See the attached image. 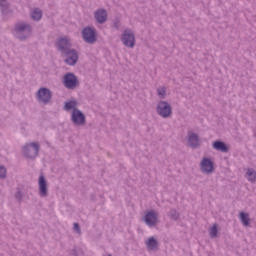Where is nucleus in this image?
Here are the masks:
<instances>
[{
    "mask_svg": "<svg viewBox=\"0 0 256 256\" xmlns=\"http://www.w3.org/2000/svg\"><path fill=\"white\" fill-rule=\"evenodd\" d=\"M58 49L65 53L67 57L66 63L68 65H75V63H77L79 56L77 55V52L75 50H69V39L61 38L58 41Z\"/></svg>",
    "mask_w": 256,
    "mask_h": 256,
    "instance_id": "obj_1",
    "label": "nucleus"
},
{
    "mask_svg": "<svg viewBox=\"0 0 256 256\" xmlns=\"http://www.w3.org/2000/svg\"><path fill=\"white\" fill-rule=\"evenodd\" d=\"M77 107V102L75 101H69L65 104L66 111H71V109H74L72 112V121L75 123V125H83L85 123V115L81 113V111L75 109Z\"/></svg>",
    "mask_w": 256,
    "mask_h": 256,
    "instance_id": "obj_2",
    "label": "nucleus"
},
{
    "mask_svg": "<svg viewBox=\"0 0 256 256\" xmlns=\"http://www.w3.org/2000/svg\"><path fill=\"white\" fill-rule=\"evenodd\" d=\"M24 155L29 159H35L39 155V144L30 143L23 148Z\"/></svg>",
    "mask_w": 256,
    "mask_h": 256,
    "instance_id": "obj_3",
    "label": "nucleus"
},
{
    "mask_svg": "<svg viewBox=\"0 0 256 256\" xmlns=\"http://www.w3.org/2000/svg\"><path fill=\"white\" fill-rule=\"evenodd\" d=\"M122 42L126 47H134L135 45V35L131 30L124 31L122 35Z\"/></svg>",
    "mask_w": 256,
    "mask_h": 256,
    "instance_id": "obj_4",
    "label": "nucleus"
},
{
    "mask_svg": "<svg viewBox=\"0 0 256 256\" xmlns=\"http://www.w3.org/2000/svg\"><path fill=\"white\" fill-rule=\"evenodd\" d=\"M83 39L86 41V43H95L96 41V35L95 30L91 28H85L82 31Z\"/></svg>",
    "mask_w": 256,
    "mask_h": 256,
    "instance_id": "obj_5",
    "label": "nucleus"
},
{
    "mask_svg": "<svg viewBox=\"0 0 256 256\" xmlns=\"http://www.w3.org/2000/svg\"><path fill=\"white\" fill-rule=\"evenodd\" d=\"M157 111L161 117H169L171 115V106L167 102H160Z\"/></svg>",
    "mask_w": 256,
    "mask_h": 256,
    "instance_id": "obj_6",
    "label": "nucleus"
},
{
    "mask_svg": "<svg viewBox=\"0 0 256 256\" xmlns=\"http://www.w3.org/2000/svg\"><path fill=\"white\" fill-rule=\"evenodd\" d=\"M38 101L40 103H49L51 101V92L47 88L38 91Z\"/></svg>",
    "mask_w": 256,
    "mask_h": 256,
    "instance_id": "obj_7",
    "label": "nucleus"
},
{
    "mask_svg": "<svg viewBox=\"0 0 256 256\" xmlns=\"http://www.w3.org/2000/svg\"><path fill=\"white\" fill-rule=\"evenodd\" d=\"M64 85L67 89H74L77 87V78L73 74H66L64 77Z\"/></svg>",
    "mask_w": 256,
    "mask_h": 256,
    "instance_id": "obj_8",
    "label": "nucleus"
},
{
    "mask_svg": "<svg viewBox=\"0 0 256 256\" xmlns=\"http://www.w3.org/2000/svg\"><path fill=\"white\" fill-rule=\"evenodd\" d=\"M144 221L149 227H153L157 225V215L153 211H149L146 213Z\"/></svg>",
    "mask_w": 256,
    "mask_h": 256,
    "instance_id": "obj_9",
    "label": "nucleus"
},
{
    "mask_svg": "<svg viewBox=\"0 0 256 256\" xmlns=\"http://www.w3.org/2000/svg\"><path fill=\"white\" fill-rule=\"evenodd\" d=\"M201 170L203 171V173H212L213 162L208 158H204L201 162Z\"/></svg>",
    "mask_w": 256,
    "mask_h": 256,
    "instance_id": "obj_10",
    "label": "nucleus"
},
{
    "mask_svg": "<svg viewBox=\"0 0 256 256\" xmlns=\"http://www.w3.org/2000/svg\"><path fill=\"white\" fill-rule=\"evenodd\" d=\"M39 191L41 197H45L47 195V181H45L44 176L39 177Z\"/></svg>",
    "mask_w": 256,
    "mask_h": 256,
    "instance_id": "obj_11",
    "label": "nucleus"
},
{
    "mask_svg": "<svg viewBox=\"0 0 256 256\" xmlns=\"http://www.w3.org/2000/svg\"><path fill=\"white\" fill-rule=\"evenodd\" d=\"M95 19L98 23H105L107 21V12L105 10H98L95 13Z\"/></svg>",
    "mask_w": 256,
    "mask_h": 256,
    "instance_id": "obj_12",
    "label": "nucleus"
},
{
    "mask_svg": "<svg viewBox=\"0 0 256 256\" xmlns=\"http://www.w3.org/2000/svg\"><path fill=\"white\" fill-rule=\"evenodd\" d=\"M188 143L190 147H197L199 145V137L196 134H189Z\"/></svg>",
    "mask_w": 256,
    "mask_h": 256,
    "instance_id": "obj_13",
    "label": "nucleus"
},
{
    "mask_svg": "<svg viewBox=\"0 0 256 256\" xmlns=\"http://www.w3.org/2000/svg\"><path fill=\"white\" fill-rule=\"evenodd\" d=\"M214 149H217V151H222L223 153H227V146L223 142H214L213 144Z\"/></svg>",
    "mask_w": 256,
    "mask_h": 256,
    "instance_id": "obj_14",
    "label": "nucleus"
},
{
    "mask_svg": "<svg viewBox=\"0 0 256 256\" xmlns=\"http://www.w3.org/2000/svg\"><path fill=\"white\" fill-rule=\"evenodd\" d=\"M239 217L244 227H249V215L245 212H240Z\"/></svg>",
    "mask_w": 256,
    "mask_h": 256,
    "instance_id": "obj_15",
    "label": "nucleus"
},
{
    "mask_svg": "<svg viewBox=\"0 0 256 256\" xmlns=\"http://www.w3.org/2000/svg\"><path fill=\"white\" fill-rule=\"evenodd\" d=\"M147 249L150 251H153V249H157V240L155 238L151 237L146 241Z\"/></svg>",
    "mask_w": 256,
    "mask_h": 256,
    "instance_id": "obj_16",
    "label": "nucleus"
},
{
    "mask_svg": "<svg viewBox=\"0 0 256 256\" xmlns=\"http://www.w3.org/2000/svg\"><path fill=\"white\" fill-rule=\"evenodd\" d=\"M246 179H248L249 181H251V183H254L255 179H256V172L255 170L249 168L246 171Z\"/></svg>",
    "mask_w": 256,
    "mask_h": 256,
    "instance_id": "obj_17",
    "label": "nucleus"
},
{
    "mask_svg": "<svg viewBox=\"0 0 256 256\" xmlns=\"http://www.w3.org/2000/svg\"><path fill=\"white\" fill-rule=\"evenodd\" d=\"M31 17L34 21H39V19H41V17H43V13L41 12V10L39 9H34L31 12Z\"/></svg>",
    "mask_w": 256,
    "mask_h": 256,
    "instance_id": "obj_18",
    "label": "nucleus"
},
{
    "mask_svg": "<svg viewBox=\"0 0 256 256\" xmlns=\"http://www.w3.org/2000/svg\"><path fill=\"white\" fill-rule=\"evenodd\" d=\"M16 32L17 33H21L23 31H31V27H29V25H26V24H18L16 25V28H15Z\"/></svg>",
    "mask_w": 256,
    "mask_h": 256,
    "instance_id": "obj_19",
    "label": "nucleus"
},
{
    "mask_svg": "<svg viewBox=\"0 0 256 256\" xmlns=\"http://www.w3.org/2000/svg\"><path fill=\"white\" fill-rule=\"evenodd\" d=\"M209 233H210V237H212V238L217 237V225H216V224H214V225L210 228Z\"/></svg>",
    "mask_w": 256,
    "mask_h": 256,
    "instance_id": "obj_20",
    "label": "nucleus"
},
{
    "mask_svg": "<svg viewBox=\"0 0 256 256\" xmlns=\"http://www.w3.org/2000/svg\"><path fill=\"white\" fill-rule=\"evenodd\" d=\"M7 175V169H5V167L0 166V177L3 179L5 178Z\"/></svg>",
    "mask_w": 256,
    "mask_h": 256,
    "instance_id": "obj_21",
    "label": "nucleus"
},
{
    "mask_svg": "<svg viewBox=\"0 0 256 256\" xmlns=\"http://www.w3.org/2000/svg\"><path fill=\"white\" fill-rule=\"evenodd\" d=\"M158 95L161 98L165 97V88H159L158 89Z\"/></svg>",
    "mask_w": 256,
    "mask_h": 256,
    "instance_id": "obj_22",
    "label": "nucleus"
},
{
    "mask_svg": "<svg viewBox=\"0 0 256 256\" xmlns=\"http://www.w3.org/2000/svg\"><path fill=\"white\" fill-rule=\"evenodd\" d=\"M5 5H7V0H0V7H2V11H5Z\"/></svg>",
    "mask_w": 256,
    "mask_h": 256,
    "instance_id": "obj_23",
    "label": "nucleus"
},
{
    "mask_svg": "<svg viewBox=\"0 0 256 256\" xmlns=\"http://www.w3.org/2000/svg\"><path fill=\"white\" fill-rule=\"evenodd\" d=\"M74 231H77L78 233H81V230L79 229V224L74 223Z\"/></svg>",
    "mask_w": 256,
    "mask_h": 256,
    "instance_id": "obj_24",
    "label": "nucleus"
},
{
    "mask_svg": "<svg viewBox=\"0 0 256 256\" xmlns=\"http://www.w3.org/2000/svg\"><path fill=\"white\" fill-rule=\"evenodd\" d=\"M172 219H177L179 217V214L174 211V214H171Z\"/></svg>",
    "mask_w": 256,
    "mask_h": 256,
    "instance_id": "obj_25",
    "label": "nucleus"
}]
</instances>
